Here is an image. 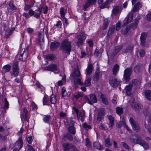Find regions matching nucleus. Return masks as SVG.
Here are the masks:
<instances>
[{
	"instance_id": "nucleus-1",
	"label": "nucleus",
	"mask_w": 151,
	"mask_h": 151,
	"mask_svg": "<svg viewBox=\"0 0 151 151\" xmlns=\"http://www.w3.org/2000/svg\"><path fill=\"white\" fill-rule=\"evenodd\" d=\"M71 42L68 39H66L62 42L60 49L65 53L69 55L71 51Z\"/></svg>"
},
{
	"instance_id": "nucleus-2",
	"label": "nucleus",
	"mask_w": 151,
	"mask_h": 151,
	"mask_svg": "<svg viewBox=\"0 0 151 151\" xmlns=\"http://www.w3.org/2000/svg\"><path fill=\"white\" fill-rule=\"evenodd\" d=\"M130 140L132 143L139 144L142 146L145 150L149 148V145L145 141L140 138L134 139L132 137H131Z\"/></svg>"
},
{
	"instance_id": "nucleus-3",
	"label": "nucleus",
	"mask_w": 151,
	"mask_h": 151,
	"mask_svg": "<svg viewBox=\"0 0 151 151\" xmlns=\"http://www.w3.org/2000/svg\"><path fill=\"white\" fill-rule=\"evenodd\" d=\"M63 147L64 151H80L71 143L65 142L63 144Z\"/></svg>"
},
{
	"instance_id": "nucleus-4",
	"label": "nucleus",
	"mask_w": 151,
	"mask_h": 151,
	"mask_svg": "<svg viewBox=\"0 0 151 151\" xmlns=\"http://www.w3.org/2000/svg\"><path fill=\"white\" fill-rule=\"evenodd\" d=\"M42 4H41L40 7L35 11H34L32 9H29V14L31 16H33L34 17L38 19L40 18L42 12Z\"/></svg>"
},
{
	"instance_id": "nucleus-5",
	"label": "nucleus",
	"mask_w": 151,
	"mask_h": 151,
	"mask_svg": "<svg viewBox=\"0 0 151 151\" xmlns=\"http://www.w3.org/2000/svg\"><path fill=\"white\" fill-rule=\"evenodd\" d=\"M132 72V67L127 68L125 69L124 72L123 78L126 82H129L130 80V76Z\"/></svg>"
},
{
	"instance_id": "nucleus-6",
	"label": "nucleus",
	"mask_w": 151,
	"mask_h": 151,
	"mask_svg": "<svg viewBox=\"0 0 151 151\" xmlns=\"http://www.w3.org/2000/svg\"><path fill=\"white\" fill-rule=\"evenodd\" d=\"M23 145L22 139L19 137L18 140L14 144L13 151H19L22 148Z\"/></svg>"
},
{
	"instance_id": "nucleus-7",
	"label": "nucleus",
	"mask_w": 151,
	"mask_h": 151,
	"mask_svg": "<svg viewBox=\"0 0 151 151\" xmlns=\"http://www.w3.org/2000/svg\"><path fill=\"white\" fill-rule=\"evenodd\" d=\"M77 37L78 39L77 44L79 46L83 44V42L86 39V36L85 34L83 32L81 31L78 35Z\"/></svg>"
},
{
	"instance_id": "nucleus-8",
	"label": "nucleus",
	"mask_w": 151,
	"mask_h": 151,
	"mask_svg": "<svg viewBox=\"0 0 151 151\" xmlns=\"http://www.w3.org/2000/svg\"><path fill=\"white\" fill-rule=\"evenodd\" d=\"M129 121L134 130L137 132L140 131V129L139 124L137 122H135L133 118L130 117L129 119Z\"/></svg>"
},
{
	"instance_id": "nucleus-9",
	"label": "nucleus",
	"mask_w": 151,
	"mask_h": 151,
	"mask_svg": "<svg viewBox=\"0 0 151 151\" xmlns=\"http://www.w3.org/2000/svg\"><path fill=\"white\" fill-rule=\"evenodd\" d=\"M130 103L132 108L135 111H139L141 109V106L139 104L134 102V99H132L130 101Z\"/></svg>"
},
{
	"instance_id": "nucleus-10",
	"label": "nucleus",
	"mask_w": 151,
	"mask_h": 151,
	"mask_svg": "<svg viewBox=\"0 0 151 151\" xmlns=\"http://www.w3.org/2000/svg\"><path fill=\"white\" fill-rule=\"evenodd\" d=\"M120 81L116 77L110 78L109 80V83L112 87H117L119 85Z\"/></svg>"
},
{
	"instance_id": "nucleus-11",
	"label": "nucleus",
	"mask_w": 151,
	"mask_h": 151,
	"mask_svg": "<svg viewBox=\"0 0 151 151\" xmlns=\"http://www.w3.org/2000/svg\"><path fill=\"white\" fill-rule=\"evenodd\" d=\"M18 63L17 61H14L13 65V73L15 76H17L18 75L19 72V68Z\"/></svg>"
},
{
	"instance_id": "nucleus-12",
	"label": "nucleus",
	"mask_w": 151,
	"mask_h": 151,
	"mask_svg": "<svg viewBox=\"0 0 151 151\" xmlns=\"http://www.w3.org/2000/svg\"><path fill=\"white\" fill-rule=\"evenodd\" d=\"M91 78H88L87 79L84 83H83L81 81L80 78H78L76 80V82L81 85H84L86 86H88L91 84Z\"/></svg>"
},
{
	"instance_id": "nucleus-13",
	"label": "nucleus",
	"mask_w": 151,
	"mask_h": 151,
	"mask_svg": "<svg viewBox=\"0 0 151 151\" xmlns=\"http://www.w3.org/2000/svg\"><path fill=\"white\" fill-rule=\"evenodd\" d=\"M98 97L101 100L102 103L106 105H108L109 102L106 96L101 92H99L98 94Z\"/></svg>"
},
{
	"instance_id": "nucleus-14",
	"label": "nucleus",
	"mask_w": 151,
	"mask_h": 151,
	"mask_svg": "<svg viewBox=\"0 0 151 151\" xmlns=\"http://www.w3.org/2000/svg\"><path fill=\"white\" fill-rule=\"evenodd\" d=\"M44 69L45 70L51 71H57L58 70L57 65L55 64H52L48 65L45 67Z\"/></svg>"
},
{
	"instance_id": "nucleus-15",
	"label": "nucleus",
	"mask_w": 151,
	"mask_h": 151,
	"mask_svg": "<svg viewBox=\"0 0 151 151\" xmlns=\"http://www.w3.org/2000/svg\"><path fill=\"white\" fill-rule=\"evenodd\" d=\"M96 0H87L85 4L83 6V9L84 11L88 7L95 4L96 2Z\"/></svg>"
},
{
	"instance_id": "nucleus-16",
	"label": "nucleus",
	"mask_w": 151,
	"mask_h": 151,
	"mask_svg": "<svg viewBox=\"0 0 151 151\" xmlns=\"http://www.w3.org/2000/svg\"><path fill=\"white\" fill-rule=\"evenodd\" d=\"M81 76V73L78 69H75L74 72L71 74V76L76 81V78L79 77Z\"/></svg>"
},
{
	"instance_id": "nucleus-17",
	"label": "nucleus",
	"mask_w": 151,
	"mask_h": 151,
	"mask_svg": "<svg viewBox=\"0 0 151 151\" xmlns=\"http://www.w3.org/2000/svg\"><path fill=\"white\" fill-rule=\"evenodd\" d=\"M147 36V34L143 32L141 34L140 37L141 40V45L142 46H145L146 42V39Z\"/></svg>"
},
{
	"instance_id": "nucleus-18",
	"label": "nucleus",
	"mask_w": 151,
	"mask_h": 151,
	"mask_svg": "<svg viewBox=\"0 0 151 151\" xmlns=\"http://www.w3.org/2000/svg\"><path fill=\"white\" fill-rule=\"evenodd\" d=\"M144 114L145 116V118L147 119L149 123H151V112L150 110H146L144 111Z\"/></svg>"
},
{
	"instance_id": "nucleus-19",
	"label": "nucleus",
	"mask_w": 151,
	"mask_h": 151,
	"mask_svg": "<svg viewBox=\"0 0 151 151\" xmlns=\"http://www.w3.org/2000/svg\"><path fill=\"white\" fill-rule=\"evenodd\" d=\"M60 43L56 41L52 42L50 46V50L52 51L55 50L58 47Z\"/></svg>"
},
{
	"instance_id": "nucleus-20",
	"label": "nucleus",
	"mask_w": 151,
	"mask_h": 151,
	"mask_svg": "<svg viewBox=\"0 0 151 151\" xmlns=\"http://www.w3.org/2000/svg\"><path fill=\"white\" fill-rule=\"evenodd\" d=\"M142 7V4L139 2L137 3L134 6L131 12L134 13L138 11L139 8Z\"/></svg>"
},
{
	"instance_id": "nucleus-21",
	"label": "nucleus",
	"mask_w": 151,
	"mask_h": 151,
	"mask_svg": "<svg viewBox=\"0 0 151 151\" xmlns=\"http://www.w3.org/2000/svg\"><path fill=\"white\" fill-rule=\"evenodd\" d=\"M138 17L137 18L135 19V21L134 22L132 23V24H130L129 27L130 28V29L132 28L133 30H135L137 27V26L138 25V21L139 19H137Z\"/></svg>"
},
{
	"instance_id": "nucleus-22",
	"label": "nucleus",
	"mask_w": 151,
	"mask_h": 151,
	"mask_svg": "<svg viewBox=\"0 0 151 151\" xmlns=\"http://www.w3.org/2000/svg\"><path fill=\"white\" fill-rule=\"evenodd\" d=\"M26 50L24 49V50L22 49L20 52V55L19 57V59L21 61H24L27 58V56L24 55V53Z\"/></svg>"
},
{
	"instance_id": "nucleus-23",
	"label": "nucleus",
	"mask_w": 151,
	"mask_h": 151,
	"mask_svg": "<svg viewBox=\"0 0 151 151\" xmlns=\"http://www.w3.org/2000/svg\"><path fill=\"white\" fill-rule=\"evenodd\" d=\"M68 131L72 134H75L76 133V129L74 126H69L67 128Z\"/></svg>"
},
{
	"instance_id": "nucleus-24",
	"label": "nucleus",
	"mask_w": 151,
	"mask_h": 151,
	"mask_svg": "<svg viewBox=\"0 0 151 151\" xmlns=\"http://www.w3.org/2000/svg\"><path fill=\"white\" fill-rule=\"evenodd\" d=\"M93 67V65L91 64L88 65V68L86 70V73L87 75H90L91 73Z\"/></svg>"
},
{
	"instance_id": "nucleus-25",
	"label": "nucleus",
	"mask_w": 151,
	"mask_h": 151,
	"mask_svg": "<svg viewBox=\"0 0 151 151\" xmlns=\"http://www.w3.org/2000/svg\"><path fill=\"white\" fill-rule=\"evenodd\" d=\"M100 72L99 70H96L95 74L93 76V81L96 82L99 79V75Z\"/></svg>"
},
{
	"instance_id": "nucleus-26",
	"label": "nucleus",
	"mask_w": 151,
	"mask_h": 151,
	"mask_svg": "<svg viewBox=\"0 0 151 151\" xmlns=\"http://www.w3.org/2000/svg\"><path fill=\"white\" fill-rule=\"evenodd\" d=\"M119 65L118 64H115L113 67L112 69L113 74L114 75H116L119 70Z\"/></svg>"
},
{
	"instance_id": "nucleus-27",
	"label": "nucleus",
	"mask_w": 151,
	"mask_h": 151,
	"mask_svg": "<svg viewBox=\"0 0 151 151\" xmlns=\"http://www.w3.org/2000/svg\"><path fill=\"white\" fill-rule=\"evenodd\" d=\"M93 146L96 149H99L100 150H103L102 146L99 143L97 142H94L93 143Z\"/></svg>"
},
{
	"instance_id": "nucleus-28",
	"label": "nucleus",
	"mask_w": 151,
	"mask_h": 151,
	"mask_svg": "<svg viewBox=\"0 0 151 151\" xmlns=\"http://www.w3.org/2000/svg\"><path fill=\"white\" fill-rule=\"evenodd\" d=\"M132 86L129 85L127 86L126 88L125 89L126 92V94L128 96H130L132 94Z\"/></svg>"
},
{
	"instance_id": "nucleus-29",
	"label": "nucleus",
	"mask_w": 151,
	"mask_h": 151,
	"mask_svg": "<svg viewBox=\"0 0 151 151\" xmlns=\"http://www.w3.org/2000/svg\"><path fill=\"white\" fill-rule=\"evenodd\" d=\"M45 57L46 60H52L54 59L55 55L54 54H50L45 55Z\"/></svg>"
},
{
	"instance_id": "nucleus-30",
	"label": "nucleus",
	"mask_w": 151,
	"mask_h": 151,
	"mask_svg": "<svg viewBox=\"0 0 151 151\" xmlns=\"http://www.w3.org/2000/svg\"><path fill=\"white\" fill-rule=\"evenodd\" d=\"M133 13H132V12L129 13L127 22L126 23H125L124 24H127L131 22L133 19Z\"/></svg>"
},
{
	"instance_id": "nucleus-31",
	"label": "nucleus",
	"mask_w": 151,
	"mask_h": 151,
	"mask_svg": "<svg viewBox=\"0 0 151 151\" xmlns=\"http://www.w3.org/2000/svg\"><path fill=\"white\" fill-rule=\"evenodd\" d=\"M51 117L50 115H45L43 119V121L44 122L46 123L50 124Z\"/></svg>"
},
{
	"instance_id": "nucleus-32",
	"label": "nucleus",
	"mask_w": 151,
	"mask_h": 151,
	"mask_svg": "<svg viewBox=\"0 0 151 151\" xmlns=\"http://www.w3.org/2000/svg\"><path fill=\"white\" fill-rule=\"evenodd\" d=\"M83 93L81 92H77L74 95L73 97L76 100L83 96Z\"/></svg>"
},
{
	"instance_id": "nucleus-33",
	"label": "nucleus",
	"mask_w": 151,
	"mask_h": 151,
	"mask_svg": "<svg viewBox=\"0 0 151 151\" xmlns=\"http://www.w3.org/2000/svg\"><path fill=\"white\" fill-rule=\"evenodd\" d=\"M78 119V120H80L82 122L84 121V119L85 117V113L84 112H81L80 113L79 115L77 116Z\"/></svg>"
},
{
	"instance_id": "nucleus-34",
	"label": "nucleus",
	"mask_w": 151,
	"mask_h": 151,
	"mask_svg": "<svg viewBox=\"0 0 151 151\" xmlns=\"http://www.w3.org/2000/svg\"><path fill=\"white\" fill-rule=\"evenodd\" d=\"M105 145L107 147H110L112 144L110 142V139L109 137H108L107 138H104Z\"/></svg>"
},
{
	"instance_id": "nucleus-35",
	"label": "nucleus",
	"mask_w": 151,
	"mask_h": 151,
	"mask_svg": "<svg viewBox=\"0 0 151 151\" xmlns=\"http://www.w3.org/2000/svg\"><path fill=\"white\" fill-rule=\"evenodd\" d=\"M63 137L69 140L72 141L73 140V137L70 133L66 132L63 135Z\"/></svg>"
},
{
	"instance_id": "nucleus-36",
	"label": "nucleus",
	"mask_w": 151,
	"mask_h": 151,
	"mask_svg": "<svg viewBox=\"0 0 151 151\" xmlns=\"http://www.w3.org/2000/svg\"><path fill=\"white\" fill-rule=\"evenodd\" d=\"M145 95L147 99L151 101V91L147 90L145 92Z\"/></svg>"
},
{
	"instance_id": "nucleus-37",
	"label": "nucleus",
	"mask_w": 151,
	"mask_h": 151,
	"mask_svg": "<svg viewBox=\"0 0 151 151\" xmlns=\"http://www.w3.org/2000/svg\"><path fill=\"white\" fill-rule=\"evenodd\" d=\"M113 0H106V1L101 6V9H103L112 2Z\"/></svg>"
},
{
	"instance_id": "nucleus-38",
	"label": "nucleus",
	"mask_w": 151,
	"mask_h": 151,
	"mask_svg": "<svg viewBox=\"0 0 151 151\" xmlns=\"http://www.w3.org/2000/svg\"><path fill=\"white\" fill-rule=\"evenodd\" d=\"M90 100L93 103H96L97 100L95 95L93 94H91L89 95Z\"/></svg>"
},
{
	"instance_id": "nucleus-39",
	"label": "nucleus",
	"mask_w": 151,
	"mask_h": 151,
	"mask_svg": "<svg viewBox=\"0 0 151 151\" xmlns=\"http://www.w3.org/2000/svg\"><path fill=\"white\" fill-rule=\"evenodd\" d=\"M50 102L52 104H55L56 102V99L55 96L53 94H52L50 96Z\"/></svg>"
},
{
	"instance_id": "nucleus-40",
	"label": "nucleus",
	"mask_w": 151,
	"mask_h": 151,
	"mask_svg": "<svg viewBox=\"0 0 151 151\" xmlns=\"http://www.w3.org/2000/svg\"><path fill=\"white\" fill-rule=\"evenodd\" d=\"M115 27L114 26H112L109 28L107 34L108 36H110L114 32L115 30Z\"/></svg>"
},
{
	"instance_id": "nucleus-41",
	"label": "nucleus",
	"mask_w": 151,
	"mask_h": 151,
	"mask_svg": "<svg viewBox=\"0 0 151 151\" xmlns=\"http://www.w3.org/2000/svg\"><path fill=\"white\" fill-rule=\"evenodd\" d=\"M133 48V46L130 45L126 48L124 51V52L126 53H131L132 52Z\"/></svg>"
},
{
	"instance_id": "nucleus-42",
	"label": "nucleus",
	"mask_w": 151,
	"mask_h": 151,
	"mask_svg": "<svg viewBox=\"0 0 151 151\" xmlns=\"http://www.w3.org/2000/svg\"><path fill=\"white\" fill-rule=\"evenodd\" d=\"M119 7L117 6H115L112 10V14L115 15L119 13Z\"/></svg>"
},
{
	"instance_id": "nucleus-43",
	"label": "nucleus",
	"mask_w": 151,
	"mask_h": 151,
	"mask_svg": "<svg viewBox=\"0 0 151 151\" xmlns=\"http://www.w3.org/2000/svg\"><path fill=\"white\" fill-rule=\"evenodd\" d=\"M108 118L110 121L111 127H113L114 125V118L111 116H108Z\"/></svg>"
},
{
	"instance_id": "nucleus-44",
	"label": "nucleus",
	"mask_w": 151,
	"mask_h": 151,
	"mask_svg": "<svg viewBox=\"0 0 151 151\" xmlns=\"http://www.w3.org/2000/svg\"><path fill=\"white\" fill-rule=\"evenodd\" d=\"M109 22L107 19H105L104 20L103 23V27H102L103 30L106 29L108 27L109 24Z\"/></svg>"
},
{
	"instance_id": "nucleus-45",
	"label": "nucleus",
	"mask_w": 151,
	"mask_h": 151,
	"mask_svg": "<svg viewBox=\"0 0 151 151\" xmlns=\"http://www.w3.org/2000/svg\"><path fill=\"white\" fill-rule=\"evenodd\" d=\"M132 85L133 86H138L141 83L140 81L136 79L133 80L132 81Z\"/></svg>"
},
{
	"instance_id": "nucleus-46",
	"label": "nucleus",
	"mask_w": 151,
	"mask_h": 151,
	"mask_svg": "<svg viewBox=\"0 0 151 151\" xmlns=\"http://www.w3.org/2000/svg\"><path fill=\"white\" fill-rule=\"evenodd\" d=\"M9 6L12 9V10H16L17 9V8L14 4L13 1H11L9 3Z\"/></svg>"
},
{
	"instance_id": "nucleus-47",
	"label": "nucleus",
	"mask_w": 151,
	"mask_h": 151,
	"mask_svg": "<svg viewBox=\"0 0 151 151\" xmlns=\"http://www.w3.org/2000/svg\"><path fill=\"white\" fill-rule=\"evenodd\" d=\"M105 111L104 109L103 108H101L99 109L98 110V114L100 115V116H104L105 115Z\"/></svg>"
},
{
	"instance_id": "nucleus-48",
	"label": "nucleus",
	"mask_w": 151,
	"mask_h": 151,
	"mask_svg": "<svg viewBox=\"0 0 151 151\" xmlns=\"http://www.w3.org/2000/svg\"><path fill=\"white\" fill-rule=\"evenodd\" d=\"M49 101V99L48 96L47 95L45 96L43 99V105L47 104Z\"/></svg>"
},
{
	"instance_id": "nucleus-49",
	"label": "nucleus",
	"mask_w": 151,
	"mask_h": 151,
	"mask_svg": "<svg viewBox=\"0 0 151 151\" xmlns=\"http://www.w3.org/2000/svg\"><path fill=\"white\" fill-rule=\"evenodd\" d=\"M11 67L9 65H7L4 66L3 69L4 71L5 72H7L9 71L11 69Z\"/></svg>"
},
{
	"instance_id": "nucleus-50",
	"label": "nucleus",
	"mask_w": 151,
	"mask_h": 151,
	"mask_svg": "<svg viewBox=\"0 0 151 151\" xmlns=\"http://www.w3.org/2000/svg\"><path fill=\"white\" fill-rule=\"evenodd\" d=\"M116 112L119 115L121 114L123 112V109L122 108L117 107L116 109Z\"/></svg>"
},
{
	"instance_id": "nucleus-51",
	"label": "nucleus",
	"mask_w": 151,
	"mask_h": 151,
	"mask_svg": "<svg viewBox=\"0 0 151 151\" xmlns=\"http://www.w3.org/2000/svg\"><path fill=\"white\" fill-rule=\"evenodd\" d=\"M60 14L61 17L62 18L64 17L65 13V9L63 7H61L60 9Z\"/></svg>"
},
{
	"instance_id": "nucleus-52",
	"label": "nucleus",
	"mask_w": 151,
	"mask_h": 151,
	"mask_svg": "<svg viewBox=\"0 0 151 151\" xmlns=\"http://www.w3.org/2000/svg\"><path fill=\"white\" fill-rule=\"evenodd\" d=\"M130 29V28L128 26L125 29H122V34L123 35H126L127 34Z\"/></svg>"
},
{
	"instance_id": "nucleus-53",
	"label": "nucleus",
	"mask_w": 151,
	"mask_h": 151,
	"mask_svg": "<svg viewBox=\"0 0 151 151\" xmlns=\"http://www.w3.org/2000/svg\"><path fill=\"white\" fill-rule=\"evenodd\" d=\"M67 124L69 126H74L75 122L72 121L71 119H67Z\"/></svg>"
},
{
	"instance_id": "nucleus-54",
	"label": "nucleus",
	"mask_w": 151,
	"mask_h": 151,
	"mask_svg": "<svg viewBox=\"0 0 151 151\" xmlns=\"http://www.w3.org/2000/svg\"><path fill=\"white\" fill-rule=\"evenodd\" d=\"M121 144L124 147L128 150L129 151L131 150V148H130L128 145L125 142H121Z\"/></svg>"
},
{
	"instance_id": "nucleus-55",
	"label": "nucleus",
	"mask_w": 151,
	"mask_h": 151,
	"mask_svg": "<svg viewBox=\"0 0 151 151\" xmlns=\"http://www.w3.org/2000/svg\"><path fill=\"white\" fill-rule=\"evenodd\" d=\"M138 53L140 57H142L144 56L145 52L142 50H140L138 51Z\"/></svg>"
},
{
	"instance_id": "nucleus-56",
	"label": "nucleus",
	"mask_w": 151,
	"mask_h": 151,
	"mask_svg": "<svg viewBox=\"0 0 151 151\" xmlns=\"http://www.w3.org/2000/svg\"><path fill=\"white\" fill-rule=\"evenodd\" d=\"M122 45L117 46L115 47V54H117L122 49Z\"/></svg>"
},
{
	"instance_id": "nucleus-57",
	"label": "nucleus",
	"mask_w": 151,
	"mask_h": 151,
	"mask_svg": "<svg viewBox=\"0 0 151 151\" xmlns=\"http://www.w3.org/2000/svg\"><path fill=\"white\" fill-rule=\"evenodd\" d=\"M83 127L86 129H90L91 128V126L89 125H88L86 123L83 124Z\"/></svg>"
},
{
	"instance_id": "nucleus-58",
	"label": "nucleus",
	"mask_w": 151,
	"mask_h": 151,
	"mask_svg": "<svg viewBox=\"0 0 151 151\" xmlns=\"http://www.w3.org/2000/svg\"><path fill=\"white\" fill-rule=\"evenodd\" d=\"M140 68V67L139 66L136 65L134 68V72L137 73H138L139 71Z\"/></svg>"
},
{
	"instance_id": "nucleus-59",
	"label": "nucleus",
	"mask_w": 151,
	"mask_h": 151,
	"mask_svg": "<svg viewBox=\"0 0 151 151\" xmlns=\"http://www.w3.org/2000/svg\"><path fill=\"white\" fill-rule=\"evenodd\" d=\"M5 104L4 106V108L5 109H7L9 107V103L7 101L6 98L4 99Z\"/></svg>"
},
{
	"instance_id": "nucleus-60",
	"label": "nucleus",
	"mask_w": 151,
	"mask_h": 151,
	"mask_svg": "<svg viewBox=\"0 0 151 151\" xmlns=\"http://www.w3.org/2000/svg\"><path fill=\"white\" fill-rule=\"evenodd\" d=\"M42 4V8L43 9V13L44 14H46L48 10V7L47 6H45L44 7H43V6H44V5L42 4Z\"/></svg>"
},
{
	"instance_id": "nucleus-61",
	"label": "nucleus",
	"mask_w": 151,
	"mask_h": 151,
	"mask_svg": "<svg viewBox=\"0 0 151 151\" xmlns=\"http://www.w3.org/2000/svg\"><path fill=\"white\" fill-rule=\"evenodd\" d=\"M84 99L88 103L91 105L93 104L92 102L89 100V98L87 96H84Z\"/></svg>"
},
{
	"instance_id": "nucleus-62",
	"label": "nucleus",
	"mask_w": 151,
	"mask_h": 151,
	"mask_svg": "<svg viewBox=\"0 0 151 151\" xmlns=\"http://www.w3.org/2000/svg\"><path fill=\"white\" fill-rule=\"evenodd\" d=\"M125 123L124 122H121L118 123L116 124L117 127L118 128H121L122 125H124Z\"/></svg>"
},
{
	"instance_id": "nucleus-63",
	"label": "nucleus",
	"mask_w": 151,
	"mask_h": 151,
	"mask_svg": "<svg viewBox=\"0 0 151 151\" xmlns=\"http://www.w3.org/2000/svg\"><path fill=\"white\" fill-rule=\"evenodd\" d=\"M7 139V136L6 135H3L0 133V139L2 141H5Z\"/></svg>"
},
{
	"instance_id": "nucleus-64",
	"label": "nucleus",
	"mask_w": 151,
	"mask_h": 151,
	"mask_svg": "<svg viewBox=\"0 0 151 151\" xmlns=\"http://www.w3.org/2000/svg\"><path fill=\"white\" fill-rule=\"evenodd\" d=\"M144 125L145 128L147 129L149 133L151 134V128L149 127V126L145 124Z\"/></svg>"
}]
</instances>
